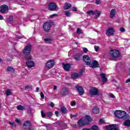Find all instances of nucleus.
Segmentation results:
<instances>
[{"label": "nucleus", "instance_id": "nucleus-1", "mask_svg": "<svg viewBox=\"0 0 130 130\" xmlns=\"http://www.w3.org/2000/svg\"><path fill=\"white\" fill-rule=\"evenodd\" d=\"M52 26V21H48L43 24V28L45 32L48 33Z\"/></svg>", "mask_w": 130, "mask_h": 130}, {"label": "nucleus", "instance_id": "nucleus-2", "mask_svg": "<svg viewBox=\"0 0 130 130\" xmlns=\"http://www.w3.org/2000/svg\"><path fill=\"white\" fill-rule=\"evenodd\" d=\"M89 93L91 96H99V95H100L99 89L95 87H91L89 90Z\"/></svg>", "mask_w": 130, "mask_h": 130}, {"label": "nucleus", "instance_id": "nucleus-3", "mask_svg": "<svg viewBox=\"0 0 130 130\" xmlns=\"http://www.w3.org/2000/svg\"><path fill=\"white\" fill-rule=\"evenodd\" d=\"M110 54L112 58L115 59V58L119 57V51L115 49H112L110 51Z\"/></svg>", "mask_w": 130, "mask_h": 130}, {"label": "nucleus", "instance_id": "nucleus-4", "mask_svg": "<svg viewBox=\"0 0 130 130\" xmlns=\"http://www.w3.org/2000/svg\"><path fill=\"white\" fill-rule=\"evenodd\" d=\"M88 66L90 67L91 69H97V68H99V62H98V61L96 60H93L91 61V62H87Z\"/></svg>", "mask_w": 130, "mask_h": 130}, {"label": "nucleus", "instance_id": "nucleus-5", "mask_svg": "<svg viewBox=\"0 0 130 130\" xmlns=\"http://www.w3.org/2000/svg\"><path fill=\"white\" fill-rule=\"evenodd\" d=\"M32 122H30V121L26 120L24 122L23 127L24 129H29V128H31V127H32Z\"/></svg>", "mask_w": 130, "mask_h": 130}, {"label": "nucleus", "instance_id": "nucleus-6", "mask_svg": "<svg viewBox=\"0 0 130 130\" xmlns=\"http://www.w3.org/2000/svg\"><path fill=\"white\" fill-rule=\"evenodd\" d=\"M75 88L77 92H78L79 95H84V94L85 93V90H84L83 86L79 85H76Z\"/></svg>", "mask_w": 130, "mask_h": 130}, {"label": "nucleus", "instance_id": "nucleus-7", "mask_svg": "<svg viewBox=\"0 0 130 130\" xmlns=\"http://www.w3.org/2000/svg\"><path fill=\"white\" fill-rule=\"evenodd\" d=\"M31 49H32V45L30 44L27 45L23 50V54H30Z\"/></svg>", "mask_w": 130, "mask_h": 130}, {"label": "nucleus", "instance_id": "nucleus-8", "mask_svg": "<svg viewBox=\"0 0 130 130\" xmlns=\"http://www.w3.org/2000/svg\"><path fill=\"white\" fill-rule=\"evenodd\" d=\"M57 8V6H56V4L54 3H50L48 5V10L49 11H51L52 12H54Z\"/></svg>", "mask_w": 130, "mask_h": 130}, {"label": "nucleus", "instance_id": "nucleus-9", "mask_svg": "<svg viewBox=\"0 0 130 130\" xmlns=\"http://www.w3.org/2000/svg\"><path fill=\"white\" fill-rule=\"evenodd\" d=\"M77 124H78L79 127H82V126H85V125H88L89 122H84L83 118H81L77 121Z\"/></svg>", "mask_w": 130, "mask_h": 130}, {"label": "nucleus", "instance_id": "nucleus-10", "mask_svg": "<svg viewBox=\"0 0 130 130\" xmlns=\"http://www.w3.org/2000/svg\"><path fill=\"white\" fill-rule=\"evenodd\" d=\"M9 11V7L6 5H3L0 6V12L2 14H5Z\"/></svg>", "mask_w": 130, "mask_h": 130}, {"label": "nucleus", "instance_id": "nucleus-11", "mask_svg": "<svg viewBox=\"0 0 130 130\" xmlns=\"http://www.w3.org/2000/svg\"><path fill=\"white\" fill-rule=\"evenodd\" d=\"M120 115L119 116V119H126L127 118V115L126 114V112L125 111H123L121 110V112H118V114Z\"/></svg>", "mask_w": 130, "mask_h": 130}, {"label": "nucleus", "instance_id": "nucleus-12", "mask_svg": "<svg viewBox=\"0 0 130 130\" xmlns=\"http://www.w3.org/2000/svg\"><path fill=\"white\" fill-rule=\"evenodd\" d=\"M69 90L70 89H69V88H67V87L62 88L60 91V94L61 96H67V95H68Z\"/></svg>", "mask_w": 130, "mask_h": 130}, {"label": "nucleus", "instance_id": "nucleus-13", "mask_svg": "<svg viewBox=\"0 0 130 130\" xmlns=\"http://www.w3.org/2000/svg\"><path fill=\"white\" fill-rule=\"evenodd\" d=\"M106 130H119L117 127H116V125L115 124H112L106 126Z\"/></svg>", "mask_w": 130, "mask_h": 130}, {"label": "nucleus", "instance_id": "nucleus-14", "mask_svg": "<svg viewBox=\"0 0 130 130\" xmlns=\"http://www.w3.org/2000/svg\"><path fill=\"white\" fill-rule=\"evenodd\" d=\"M46 67L48 69H51L52 67H54V60H50L46 63Z\"/></svg>", "mask_w": 130, "mask_h": 130}, {"label": "nucleus", "instance_id": "nucleus-15", "mask_svg": "<svg viewBox=\"0 0 130 130\" xmlns=\"http://www.w3.org/2000/svg\"><path fill=\"white\" fill-rule=\"evenodd\" d=\"M83 60L86 62V66H88V62H92V60H91V58L88 55H84L83 57Z\"/></svg>", "mask_w": 130, "mask_h": 130}, {"label": "nucleus", "instance_id": "nucleus-16", "mask_svg": "<svg viewBox=\"0 0 130 130\" xmlns=\"http://www.w3.org/2000/svg\"><path fill=\"white\" fill-rule=\"evenodd\" d=\"M71 66L72 64H71L70 63H62V68L63 70H64V71H67V72H68V71H70V69L71 68Z\"/></svg>", "mask_w": 130, "mask_h": 130}, {"label": "nucleus", "instance_id": "nucleus-17", "mask_svg": "<svg viewBox=\"0 0 130 130\" xmlns=\"http://www.w3.org/2000/svg\"><path fill=\"white\" fill-rule=\"evenodd\" d=\"M106 34L108 36L113 35L114 34V29L112 27L109 28L106 31Z\"/></svg>", "mask_w": 130, "mask_h": 130}, {"label": "nucleus", "instance_id": "nucleus-18", "mask_svg": "<svg viewBox=\"0 0 130 130\" xmlns=\"http://www.w3.org/2000/svg\"><path fill=\"white\" fill-rule=\"evenodd\" d=\"M26 65L29 69H31V68H33L35 66V63L34 61L30 60L27 61L26 62Z\"/></svg>", "mask_w": 130, "mask_h": 130}, {"label": "nucleus", "instance_id": "nucleus-19", "mask_svg": "<svg viewBox=\"0 0 130 130\" xmlns=\"http://www.w3.org/2000/svg\"><path fill=\"white\" fill-rule=\"evenodd\" d=\"M82 75H83V72H80L79 73H74L71 75V78L77 79V78H79V76H82Z\"/></svg>", "mask_w": 130, "mask_h": 130}, {"label": "nucleus", "instance_id": "nucleus-20", "mask_svg": "<svg viewBox=\"0 0 130 130\" xmlns=\"http://www.w3.org/2000/svg\"><path fill=\"white\" fill-rule=\"evenodd\" d=\"M82 56V54L81 53H78L74 55V58L76 61H80L81 60V57Z\"/></svg>", "mask_w": 130, "mask_h": 130}, {"label": "nucleus", "instance_id": "nucleus-21", "mask_svg": "<svg viewBox=\"0 0 130 130\" xmlns=\"http://www.w3.org/2000/svg\"><path fill=\"white\" fill-rule=\"evenodd\" d=\"M116 13V11L115 10V9H112L110 13V18H111V19L114 18V17L115 16Z\"/></svg>", "mask_w": 130, "mask_h": 130}, {"label": "nucleus", "instance_id": "nucleus-22", "mask_svg": "<svg viewBox=\"0 0 130 130\" xmlns=\"http://www.w3.org/2000/svg\"><path fill=\"white\" fill-rule=\"evenodd\" d=\"M101 77L102 82L105 83L107 81V78H106V75L104 73L101 74Z\"/></svg>", "mask_w": 130, "mask_h": 130}, {"label": "nucleus", "instance_id": "nucleus-23", "mask_svg": "<svg viewBox=\"0 0 130 130\" xmlns=\"http://www.w3.org/2000/svg\"><path fill=\"white\" fill-rule=\"evenodd\" d=\"M92 112H93L94 114H98V113L100 112V109L97 107H94L92 109Z\"/></svg>", "mask_w": 130, "mask_h": 130}, {"label": "nucleus", "instance_id": "nucleus-24", "mask_svg": "<svg viewBox=\"0 0 130 130\" xmlns=\"http://www.w3.org/2000/svg\"><path fill=\"white\" fill-rule=\"evenodd\" d=\"M72 8V5L67 3H66L64 5V10H70Z\"/></svg>", "mask_w": 130, "mask_h": 130}, {"label": "nucleus", "instance_id": "nucleus-25", "mask_svg": "<svg viewBox=\"0 0 130 130\" xmlns=\"http://www.w3.org/2000/svg\"><path fill=\"white\" fill-rule=\"evenodd\" d=\"M123 125H124V126H127L128 127H129L130 120L129 119L125 120L123 122Z\"/></svg>", "mask_w": 130, "mask_h": 130}, {"label": "nucleus", "instance_id": "nucleus-26", "mask_svg": "<svg viewBox=\"0 0 130 130\" xmlns=\"http://www.w3.org/2000/svg\"><path fill=\"white\" fill-rule=\"evenodd\" d=\"M44 41L46 43H49L52 41V38L48 37L44 39Z\"/></svg>", "mask_w": 130, "mask_h": 130}, {"label": "nucleus", "instance_id": "nucleus-27", "mask_svg": "<svg viewBox=\"0 0 130 130\" xmlns=\"http://www.w3.org/2000/svg\"><path fill=\"white\" fill-rule=\"evenodd\" d=\"M60 110H61V113H62L63 114H67V109L64 106L61 107Z\"/></svg>", "mask_w": 130, "mask_h": 130}, {"label": "nucleus", "instance_id": "nucleus-28", "mask_svg": "<svg viewBox=\"0 0 130 130\" xmlns=\"http://www.w3.org/2000/svg\"><path fill=\"white\" fill-rule=\"evenodd\" d=\"M7 70L8 72H13V73H15L16 70L13 67H7Z\"/></svg>", "mask_w": 130, "mask_h": 130}, {"label": "nucleus", "instance_id": "nucleus-29", "mask_svg": "<svg viewBox=\"0 0 130 130\" xmlns=\"http://www.w3.org/2000/svg\"><path fill=\"white\" fill-rule=\"evenodd\" d=\"M121 110H116L114 112V114H115V117H117V118H119V115H120V113L118 114V112H121Z\"/></svg>", "mask_w": 130, "mask_h": 130}, {"label": "nucleus", "instance_id": "nucleus-30", "mask_svg": "<svg viewBox=\"0 0 130 130\" xmlns=\"http://www.w3.org/2000/svg\"><path fill=\"white\" fill-rule=\"evenodd\" d=\"M85 118L87 121H88V122H90L93 120L92 118H91V117L89 115H86Z\"/></svg>", "mask_w": 130, "mask_h": 130}, {"label": "nucleus", "instance_id": "nucleus-31", "mask_svg": "<svg viewBox=\"0 0 130 130\" xmlns=\"http://www.w3.org/2000/svg\"><path fill=\"white\" fill-rule=\"evenodd\" d=\"M17 109L18 110H21V111H23V110H24L25 107L20 105L17 107Z\"/></svg>", "mask_w": 130, "mask_h": 130}, {"label": "nucleus", "instance_id": "nucleus-32", "mask_svg": "<svg viewBox=\"0 0 130 130\" xmlns=\"http://www.w3.org/2000/svg\"><path fill=\"white\" fill-rule=\"evenodd\" d=\"M64 13L66 17H70L71 15H72V13L70 11H64Z\"/></svg>", "mask_w": 130, "mask_h": 130}, {"label": "nucleus", "instance_id": "nucleus-33", "mask_svg": "<svg viewBox=\"0 0 130 130\" xmlns=\"http://www.w3.org/2000/svg\"><path fill=\"white\" fill-rule=\"evenodd\" d=\"M90 129L92 130H99V127L97 125H93L91 126Z\"/></svg>", "mask_w": 130, "mask_h": 130}, {"label": "nucleus", "instance_id": "nucleus-34", "mask_svg": "<svg viewBox=\"0 0 130 130\" xmlns=\"http://www.w3.org/2000/svg\"><path fill=\"white\" fill-rule=\"evenodd\" d=\"M95 11H93V10H90L89 11H87L86 12V14H87V15H95Z\"/></svg>", "mask_w": 130, "mask_h": 130}, {"label": "nucleus", "instance_id": "nucleus-35", "mask_svg": "<svg viewBox=\"0 0 130 130\" xmlns=\"http://www.w3.org/2000/svg\"><path fill=\"white\" fill-rule=\"evenodd\" d=\"M6 94L7 96H10V95H12V92H11V90H10V89H7L6 91Z\"/></svg>", "mask_w": 130, "mask_h": 130}, {"label": "nucleus", "instance_id": "nucleus-36", "mask_svg": "<svg viewBox=\"0 0 130 130\" xmlns=\"http://www.w3.org/2000/svg\"><path fill=\"white\" fill-rule=\"evenodd\" d=\"M46 115L48 117H51V116H52V112H47Z\"/></svg>", "mask_w": 130, "mask_h": 130}, {"label": "nucleus", "instance_id": "nucleus-37", "mask_svg": "<svg viewBox=\"0 0 130 130\" xmlns=\"http://www.w3.org/2000/svg\"><path fill=\"white\" fill-rule=\"evenodd\" d=\"M15 122L18 123V125H21V120L19 119H15Z\"/></svg>", "mask_w": 130, "mask_h": 130}, {"label": "nucleus", "instance_id": "nucleus-38", "mask_svg": "<svg viewBox=\"0 0 130 130\" xmlns=\"http://www.w3.org/2000/svg\"><path fill=\"white\" fill-rule=\"evenodd\" d=\"M32 88V86L31 85H27L25 86V89L28 90V89H31Z\"/></svg>", "mask_w": 130, "mask_h": 130}, {"label": "nucleus", "instance_id": "nucleus-39", "mask_svg": "<svg viewBox=\"0 0 130 130\" xmlns=\"http://www.w3.org/2000/svg\"><path fill=\"white\" fill-rule=\"evenodd\" d=\"M41 116L43 118H44V117L46 116V114H45V113H44V112H43V111H41Z\"/></svg>", "mask_w": 130, "mask_h": 130}, {"label": "nucleus", "instance_id": "nucleus-40", "mask_svg": "<svg viewBox=\"0 0 130 130\" xmlns=\"http://www.w3.org/2000/svg\"><path fill=\"white\" fill-rule=\"evenodd\" d=\"M100 15H101V12L100 11H98L95 14L96 18H99V17H100Z\"/></svg>", "mask_w": 130, "mask_h": 130}, {"label": "nucleus", "instance_id": "nucleus-41", "mask_svg": "<svg viewBox=\"0 0 130 130\" xmlns=\"http://www.w3.org/2000/svg\"><path fill=\"white\" fill-rule=\"evenodd\" d=\"M78 116V114H75L74 115H73L72 114H70V117L71 118H73L74 117H77Z\"/></svg>", "mask_w": 130, "mask_h": 130}, {"label": "nucleus", "instance_id": "nucleus-42", "mask_svg": "<svg viewBox=\"0 0 130 130\" xmlns=\"http://www.w3.org/2000/svg\"><path fill=\"white\" fill-rule=\"evenodd\" d=\"M94 48L95 51H96V52H98V49H99V46L95 45L94 46Z\"/></svg>", "mask_w": 130, "mask_h": 130}, {"label": "nucleus", "instance_id": "nucleus-43", "mask_svg": "<svg viewBox=\"0 0 130 130\" xmlns=\"http://www.w3.org/2000/svg\"><path fill=\"white\" fill-rule=\"evenodd\" d=\"M77 32L78 34H81L82 33V30L80 28H78L77 29Z\"/></svg>", "mask_w": 130, "mask_h": 130}, {"label": "nucleus", "instance_id": "nucleus-44", "mask_svg": "<svg viewBox=\"0 0 130 130\" xmlns=\"http://www.w3.org/2000/svg\"><path fill=\"white\" fill-rule=\"evenodd\" d=\"M9 123L11 126H16V123L15 122H9Z\"/></svg>", "mask_w": 130, "mask_h": 130}, {"label": "nucleus", "instance_id": "nucleus-45", "mask_svg": "<svg viewBox=\"0 0 130 130\" xmlns=\"http://www.w3.org/2000/svg\"><path fill=\"white\" fill-rule=\"evenodd\" d=\"M40 96H41V98H42V99H44V98L45 97V96L44 95V94H43V92H41L40 93Z\"/></svg>", "mask_w": 130, "mask_h": 130}, {"label": "nucleus", "instance_id": "nucleus-46", "mask_svg": "<svg viewBox=\"0 0 130 130\" xmlns=\"http://www.w3.org/2000/svg\"><path fill=\"white\" fill-rule=\"evenodd\" d=\"M84 53H87L88 52V49L87 48H83Z\"/></svg>", "mask_w": 130, "mask_h": 130}, {"label": "nucleus", "instance_id": "nucleus-47", "mask_svg": "<svg viewBox=\"0 0 130 130\" xmlns=\"http://www.w3.org/2000/svg\"><path fill=\"white\" fill-rule=\"evenodd\" d=\"M57 16H58V14H53L50 15V17L53 18V17H57Z\"/></svg>", "mask_w": 130, "mask_h": 130}, {"label": "nucleus", "instance_id": "nucleus-48", "mask_svg": "<svg viewBox=\"0 0 130 130\" xmlns=\"http://www.w3.org/2000/svg\"><path fill=\"white\" fill-rule=\"evenodd\" d=\"M76 104L77 103H76V101L71 102V106H76Z\"/></svg>", "mask_w": 130, "mask_h": 130}, {"label": "nucleus", "instance_id": "nucleus-49", "mask_svg": "<svg viewBox=\"0 0 130 130\" xmlns=\"http://www.w3.org/2000/svg\"><path fill=\"white\" fill-rule=\"evenodd\" d=\"M25 59H26V60H31V59H32V56H27L25 57Z\"/></svg>", "mask_w": 130, "mask_h": 130}, {"label": "nucleus", "instance_id": "nucleus-50", "mask_svg": "<svg viewBox=\"0 0 130 130\" xmlns=\"http://www.w3.org/2000/svg\"><path fill=\"white\" fill-rule=\"evenodd\" d=\"M55 114L56 115V116H57V117H58V116H59V112H58V111H56L55 112Z\"/></svg>", "mask_w": 130, "mask_h": 130}, {"label": "nucleus", "instance_id": "nucleus-51", "mask_svg": "<svg viewBox=\"0 0 130 130\" xmlns=\"http://www.w3.org/2000/svg\"><path fill=\"white\" fill-rule=\"evenodd\" d=\"M120 32H125V29H124V27H121L120 28Z\"/></svg>", "mask_w": 130, "mask_h": 130}, {"label": "nucleus", "instance_id": "nucleus-52", "mask_svg": "<svg viewBox=\"0 0 130 130\" xmlns=\"http://www.w3.org/2000/svg\"><path fill=\"white\" fill-rule=\"evenodd\" d=\"M72 11L73 12H78V10H77V8L75 7H73L72 8Z\"/></svg>", "mask_w": 130, "mask_h": 130}, {"label": "nucleus", "instance_id": "nucleus-53", "mask_svg": "<svg viewBox=\"0 0 130 130\" xmlns=\"http://www.w3.org/2000/svg\"><path fill=\"white\" fill-rule=\"evenodd\" d=\"M50 105L52 108L54 107V103H53V102H51V103L50 104Z\"/></svg>", "mask_w": 130, "mask_h": 130}, {"label": "nucleus", "instance_id": "nucleus-54", "mask_svg": "<svg viewBox=\"0 0 130 130\" xmlns=\"http://www.w3.org/2000/svg\"><path fill=\"white\" fill-rule=\"evenodd\" d=\"M100 0H96L95 1V4L96 5H99L100 4Z\"/></svg>", "mask_w": 130, "mask_h": 130}, {"label": "nucleus", "instance_id": "nucleus-55", "mask_svg": "<svg viewBox=\"0 0 130 130\" xmlns=\"http://www.w3.org/2000/svg\"><path fill=\"white\" fill-rule=\"evenodd\" d=\"M110 97H111V98H114L115 96L113 93H110Z\"/></svg>", "mask_w": 130, "mask_h": 130}, {"label": "nucleus", "instance_id": "nucleus-56", "mask_svg": "<svg viewBox=\"0 0 130 130\" xmlns=\"http://www.w3.org/2000/svg\"><path fill=\"white\" fill-rule=\"evenodd\" d=\"M100 122H101V123H103L104 122V120H103V119H100L99 120Z\"/></svg>", "mask_w": 130, "mask_h": 130}, {"label": "nucleus", "instance_id": "nucleus-57", "mask_svg": "<svg viewBox=\"0 0 130 130\" xmlns=\"http://www.w3.org/2000/svg\"><path fill=\"white\" fill-rule=\"evenodd\" d=\"M36 93H38L39 92V87H37L36 89Z\"/></svg>", "mask_w": 130, "mask_h": 130}, {"label": "nucleus", "instance_id": "nucleus-58", "mask_svg": "<svg viewBox=\"0 0 130 130\" xmlns=\"http://www.w3.org/2000/svg\"><path fill=\"white\" fill-rule=\"evenodd\" d=\"M56 89H57V86H56V85H55L54 86V88H53L54 91H55V90H56Z\"/></svg>", "mask_w": 130, "mask_h": 130}, {"label": "nucleus", "instance_id": "nucleus-59", "mask_svg": "<svg viewBox=\"0 0 130 130\" xmlns=\"http://www.w3.org/2000/svg\"><path fill=\"white\" fill-rule=\"evenodd\" d=\"M0 20H3V15H0Z\"/></svg>", "mask_w": 130, "mask_h": 130}, {"label": "nucleus", "instance_id": "nucleus-60", "mask_svg": "<svg viewBox=\"0 0 130 130\" xmlns=\"http://www.w3.org/2000/svg\"><path fill=\"white\" fill-rule=\"evenodd\" d=\"M90 128H83L82 130H90Z\"/></svg>", "mask_w": 130, "mask_h": 130}, {"label": "nucleus", "instance_id": "nucleus-61", "mask_svg": "<svg viewBox=\"0 0 130 130\" xmlns=\"http://www.w3.org/2000/svg\"><path fill=\"white\" fill-rule=\"evenodd\" d=\"M0 62H3V59H2V58H0Z\"/></svg>", "mask_w": 130, "mask_h": 130}, {"label": "nucleus", "instance_id": "nucleus-62", "mask_svg": "<svg viewBox=\"0 0 130 130\" xmlns=\"http://www.w3.org/2000/svg\"><path fill=\"white\" fill-rule=\"evenodd\" d=\"M128 74L130 75V68L129 69V70H128Z\"/></svg>", "mask_w": 130, "mask_h": 130}, {"label": "nucleus", "instance_id": "nucleus-63", "mask_svg": "<svg viewBox=\"0 0 130 130\" xmlns=\"http://www.w3.org/2000/svg\"><path fill=\"white\" fill-rule=\"evenodd\" d=\"M11 18L13 19V16H10V19H11Z\"/></svg>", "mask_w": 130, "mask_h": 130}, {"label": "nucleus", "instance_id": "nucleus-64", "mask_svg": "<svg viewBox=\"0 0 130 130\" xmlns=\"http://www.w3.org/2000/svg\"><path fill=\"white\" fill-rule=\"evenodd\" d=\"M19 39H21V37H19Z\"/></svg>", "mask_w": 130, "mask_h": 130}]
</instances>
